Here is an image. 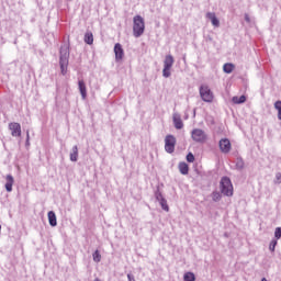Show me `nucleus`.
Returning a JSON list of instances; mask_svg holds the SVG:
<instances>
[{"label": "nucleus", "instance_id": "18", "mask_svg": "<svg viewBox=\"0 0 281 281\" xmlns=\"http://www.w3.org/2000/svg\"><path fill=\"white\" fill-rule=\"evenodd\" d=\"M70 161H78V146H74L70 151Z\"/></svg>", "mask_w": 281, "mask_h": 281}, {"label": "nucleus", "instance_id": "22", "mask_svg": "<svg viewBox=\"0 0 281 281\" xmlns=\"http://www.w3.org/2000/svg\"><path fill=\"white\" fill-rule=\"evenodd\" d=\"M85 43H87V45H93V33H86Z\"/></svg>", "mask_w": 281, "mask_h": 281}, {"label": "nucleus", "instance_id": "32", "mask_svg": "<svg viewBox=\"0 0 281 281\" xmlns=\"http://www.w3.org/2000/svg\"><path fill=\"white\" fill-rule=\"evenodd\" d=\"M245 22L251 23V19L249 18V14H245Z\"/></svg>", "mask_w": 281, "mask_h": 281}, {"label": "nucleus", "instance_id": "17", "mask_svg": "<svg viewBox=\"0 0 281 281\" xmlns=\"http://www.w3.org/2000/svg\"><path fill=\"white\" fill-rule=\"evenodd\" d=\"M232 101L234 102V104H245V102H247V97H233Z\"/></svg>", "mask_w": 281, "mask_h": 281}, {"label": "nucleus", "instance_id": "21", "mask_svg": "<svg viewBox=\"0 0 281 281\" xmlns=\"http://www.w3.org/2000/svg\"><path fill=\"white\" fill-rule=\"evenodd\" d=\"M183 281H196V276L193 272H186L183 274Z\"/></svg>", "mask_w": 281, "mask_h": 281}, {"label": "nucleus", "instance_id": "15", "mask_svg": "<svg viewBox=\"0 0 281 281\" xmlns=\"http://www.w3.org/2000/svg\"><path fill=\"white\" fill-rule=\"evenodd\" d=\"M79 91L82 97V100H87V86L83 80H79L78 82Z\"/></svg>", "mask_w": 281, "mask_h": 281}, {"label": "nucleus", "instance_id": "25", "mask_svg": "<svg viewBox=\"0 0 281 281\" xmlns=\"http://www.w3.org/2000/svg\"><path fill=\"white\" fill-rule=\"evenodd\" d=\"M236 168L237 170H243V168H245V161H243L241 158L236 159Z\"/></svg>", "mask_w": 281, "mask_h": 281}, {"label": "nucleus", "instance_id": "31", "mask_svg": "<svg viewBox=\"0 0 281 281\" xmlns=\"http://www.w3.org/2000/svg\"><path fill=\"white\" fill-rule=\"evenodd\" d=\"M127 280H128V281H136V280H135V276H133V274H131V273L127 274Z\"/></svg>", "mask_w": 281, "mask_h": 281}, {"label": "nucleus", "instance_id": "16", "mask_svg": "<svg viewBox=\"0 0 281 281\" xmlns=\"http://www.w3.org/2000/svg\"><path fill=\"white\" fill-rule=\"evenodd\" d=\"M48 223L50 227H56L58 225V222L56 221V213H54V211L48 212Z\"/></svg>", "mask_w": 281, "mask_h": 281}, {"label": "nucleus", "instance_id": "28", "mask_svg": "<svg viewBox=\"0 0 281 281\" xmlns=\"http://www.w3.org/2000/svg\"><path fill=\"white\" fill-rule=\"evenodd\" d=\"M274 238H277V240H280V238H281V227L276 228Z\"/></svg>", "mask_w": 281, "mask_h": 281}, {"label": "nucleus", "instance_id": "13", "mask_svg": "<svg viewBox=\"0 0 281 281\" xmlns=\"http://www.w3.org/2000/svg\"><path fill=\"white\" fill-rule=\"evenodd\" d=\"M5 190L7 192H12V187L14 186V177H12V175H8L5 177Z\"/></svg>", "mask_w": 281, "mask_h": 281}, {"label": "nucleus", "instance_id": "2", "mask_svg": "<svg viewBox=\"0 0 281 281\" xmlns=\"http://www.w3.org/2000/svg\"><path fill=\"white\" fill-rule=\"evenodd\" d=\"M146 30V24L144 22V18L142 15H135L133 18V34L135 38H139L144 31Z\"/></svg>", "mask_w": 281, "mask_h": 281}, {"label": "nucleus", "instance_id": "29", "mask_svg": "<svg viewBox=\"0 0 281 281\" xmlns=\"http://www.w3.org/2000/svg\"><path fill=\"white\" fill-rule=\"evenodd\" d=\"M187 161H189V164L194 162V155H192V153L187 155Z\"/></svg>", "mask_w": 281, "mask_h": 281}, {"label": "nucleus", "instance_id": "11", "mask_svg": "<svg viewBox=\"0 0 281 281\" xmlns=\"http://www.w3.org/2000/svg\"><path fill=\"white\" fill-rule=\"evenodd\" d=\"M206 19L211 21L213 27H221V20L216 18L215 12H207L206 13Z\"/></svg>", "mask_w": 281, "mask_h": 281}, {"label": "nucleus", "instance_id": "30", "mask_svg": "<svg viewBox=\"0 0 281 281\" xmlns=\"http://www.w3.org/2000/svg\"><path fill=\"white\" fill-rule=\"evenodd\" d=\"M276 183H281V172L276 175Z\"/></svg>", "mask_w": 281, "mask_h": 281}, {"label": "nucleus", "instance_id": "4", "mask_svg": "<svg viewBox=\"0 0 281 281\" xmlns=\"http://www.w3.org/2000/svg\"><path fill=\"white\" fill-rule=\"evenodd\" d=\"M172 65H175V57H172V55H167L164 60V69H162L164 78H170L171 76L170 69H172Z\"/></svg>", "mask_w": 281, "mask_h": 281}, {"label": "nucleus", "instance_id": "23", "mask_svg": "<svg viewBox=\"0 0 281 281\" xmlns=\"http://www.w3.org/2000/svg\"><path fill=\"white\" fill-rule=\"evenodd\" d=\"M92 258H93L94 262H100V260H102V255H100V250H95L92 254Z\"/></svg>", "mask_w": 281, "mask_h": 281}, {"label": "nucleus", "instance_id": "8", "mask_svg": "<svg viewBox=\"0 0 281 281\" xmlns=\"http://www.w3.org/2000/svg\"><path fill=\"white\" fill-rule=\"evenodd\" d=\"M221 153H224V155H227L232 150V143L227 138H222L218 143Z\"/></svg>", "mask_w": 281, "mask_h": 281}, {"label": "nucleus", "instance_id": "14", "mask_svg": "<svg viewBox=\"0 0 281 281\" xmlns=\"http://www.w3.org/2000/svg\"><path fill=\"white\" fill-rule=\"evenodd\" d=\"M173 124L178 130L183 128V121H181V115L179 113L173 114Z\"/></svg>", "mask_w": 281, "mask_h": 281}, {"label": "nucleus", "instance_id": "7", "mask_svg": "<svg viewBox=\"0 0 281 281\" xmlns=\"http://www.w3.org/2000/svg\"><path fill=\"white\" fill-rule=\"evenodd\" d=\"M177 145V138L173 135H167L165 138V150L166 153H175V146Z\"/></svg>", "mask_w": 281, "mask_h": 281}, {"label": "nucleus", "instance_id": "1", "mask_svg": "<svg viewBox=\"0 0 281 281\" xmlns=\"http://www.w3.org/2000/svg\"><path fill=\"white\" fill-rule=\"evenodd\" d=\"M59 65L63 76L67 74V67L69 66V45L64 44L59 50Z\"/></svg>", "mask_w": 281, "mask_h": 281}, {"label": "nucleus", "instance_id": "12", "mask_svg": "<svg viewBox=\"0 0 281 281\" xmlns=\"http://www.w3.org/2000/svg\"><path fill=\"white\" fill-rule=\"evenodd\" d=\"M156 200L161 205V209L165 210V212H169L170 209L168 207V202L160 192L156 193Z\"/></svg>", "mask_w": 281, "mask_h": 281}, {"label": "nucleus", "instance_id": "3", "mask_svg": "<svg viewBox=\"0 0 281 281\" xmlns=\"http://www.w3.org/2000/svg\"><path fill=\"white\" fill-rule=\"evenodd\" d=\"M220 190L224 196H234V184L227 177H223L220 182Z\"/></svg>", "mask_w": 281, "mask_h": 281}, {"label": "nucleus", "instance_id": "33", "mask_svg": "<svg viewBox=\"0 0 281 281\" xmlns=\"http://www.w3.org/2000/svg\"><path fill=\"white\" fill-rule=\"evenodd\" d=\"M261 281H269V280H267V278H262Z\"/></svg>", "mask_w": 281, "mask_h": 281}, {"label": "nucleus", "instance_id": "9", "mask_svg": "<svg viewBox=\"0 0 281 281\" xmlns=\"http://www.w3.org/2000/svg\"><path fill=\"white\" fill-rule=\"evenodd\" d=\"M9 131L11 132L12 137H21V124L9 123Z\"/></svg>", "mask_w": 281, "mask_h": 281}, {"label": "nucleus", "instance_id": "6", "mask_svg": "<svg viewBox=\"0 0 281 281\" xmlns=\"http://www.w3.org/2000/svg\"><path fill=\"white\" fill-rule=\"evenodd\" d=\"M191 137L193 142H196L198 144H203V142L207 139V134H205V132L201 128H194L191 132Z\"/></svg>", "mask_w": 281, "mask_h": 281}, {"label": "nucleus", "instance_id": "24", "mask_svg": "<svg viewBox=\"0 0 281 281\" xmlns=\"http://www.w3.org/2000/svg\"><path fill=\"white\" fill-rule=\"evenodd\" d=\"M274 109L278 112V120H281V101L274 103Z\"/></svg>", "mask_w": 281, "mask_h": 281}, {"label": "nucleus", "instance_id": "5", "mask_svg": "<svg viewBox=\"0 0 281 281\" xmlns=\"http://www.w3.org/2000/svg\"><path fill=\"white\" fill-rule=\"evenodd\" d=\"M200 97L203 102H212L214 100V93L210 87L205 85L200 87Z\"/></svg>", "mask_w": 281, "mask_h": 281}, {"label": "nucleus", "instance_id": "26", "mask_svg": "<svg viewBox=\"0 0 281 281\" xmlns=\"http://www.w3.org/2000/svg\"><path fill=\"white\" fill-rule=\"evenodd\" d=\"M221 199H222V195H221V193H220L218 191H214V192L212 193V200H213L215 203L218 202Z\"/></svg>", "mask_w": 281, "mask_h": 281}, {"label": "nucleus", "instance_id": "10", "mask_svg": "<svg viewBox=\"0 0 281 281\" xmlns=\"http://www.w3.org/2000/svg\"><path fill=\"white\" fill-rule=\"evenodd\" d=\"M114 54L116 63H120L122 58H124V48H122V44L117 43L114 46Z\"/></svg>", "mask_w": 281, "mask_h": 281}, {"label": "nucleus", "instance_id": "20", "mask_svg": "<svg viewBox=\"0 0 281 281\" xmlns=\"http://www.w3.org/2000/svg\"><path fill=\"white\" fill-rule=\"evenodd\" d=\"M179 170H180L181 175H188L190 168L188 167V164L180 162L179 164Z\"/></svg>", "mask_w": 281, "mask_h": 281}, {"label": "nucleus", "instance_id": "27", "mask_svg": "<svg viewBox=\"0 0 281 281\" xmlns=\"http://www.w3.org/2000/svg\"><path fill=\"white\" fill-rule=\"evenodd\" d=\"M277 245H278V240L272 239V240L270 241L269 249H270L271 251H276V246H277Z\"/></svg>", "mask_w": 281, "mask_h": 281}, {"label": "nucleus", "instance_id": "19", "mask_svg": "<svg viewBox=\"0 0 281 281\" xmlns=\"http://www.w3.org/2000/svg\"><path fill=\"white\" fill-rule=\"evenodd\" d=\"M234 69H236V66H234V64H225L223 66L224 74H232V71H234Z\"/></svg>", "mask_w": 281, "mask_h": 281}]
</instances>
